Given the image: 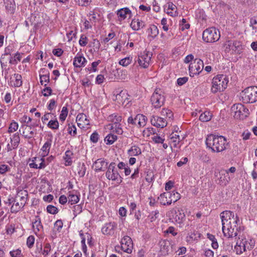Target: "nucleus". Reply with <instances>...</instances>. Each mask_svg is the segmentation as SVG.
<instances>
[{
    "instance_id": "nucleus-64",
    "label": "nucleus",
    "mask_w": 257,
    "mask_h": 257,
    "mask_svg": "<svg viewBox=\"0 0 257 257\" xmlns=\"http://www.w3.org/2000/svg\"><path fill=\"white\" fill-rule=\"evenodd\" d=\"M51 250V245L49 243H47L45 244L44 249L42 252V254L46 256L48 254L49 252Z\"/></svg>"
},
{
    "instance_id": "nucleus-11",
    "label": "nucleus",
    "mask_w": 257,
    "mask_h": 257,
    "mask_svg": "<svg viewBox=\"0 0 257 257\" xmlns=\"http://www.w3.org/2000/svg\"><path fill=\"white\" fill-rule=\"evenodd\" d=\"M203 61L200 59H195L189 66V70L190 76L193 77L194 75L199 74L203 70Z\"/></svg>"
},
{
    "instance_id": "nucleus-36",
    "label": "nucleus",
    "mask_w": 257,
    "mask_h": 257,
    "mask_svg": "<svg viewBox=\"0 0 257 257\" xmlns=\"http://www.w3.org/2000/svg\"><path fill=\"white\" fill-rule=\"evenodd\" d=\"M129 156H137L141 154L142 152L141 149L137 146H132L127 151Z\"/></svg>"
},
{
    "instance_id": "nucleus-2",
    "label": "nucleus",
    "mask_w": 257,
    "mask_h": 257,
    "mask_svg": "<svg viewBox=\"0 0 257 257\" xmlns=\"http://www.w3.org/2000/svg\"><path fill=\"white\" fill-rule=\"evenodd\" d=\"M207 148L214 152H221L227 149L228 143L226 139L222 136H215L212 134L208 135L205 141Z\"/></svg>"
},
{
    "instance_id": "nucleus-43",
    "label": "nucleus",
    "mask_w": 257,
    "mask_h": 257,
    "mask_svg": "<svg viewBox=\"0 0 257 257\" xmlns=\"http://www.w3.org/2000/svg\"><path fill=\"white\" fill-rule=\"evenodd\" d=\"M224 51L226 53H229L233 49V40H227L223 45Z\"/></svg>"
},
{
    "instance_id": "nucleus-63",
    "label": "nucleus",
    "mask_w": 257,
    "mask_h": 257,
    "mask_svg": "<svg viewBox=\"0 0 257 257\" xmlns=\"http://www.w3.org/2000/svg\"><path fill=\"white\" fill-rule=\"evenodd\" d=\"M79 43L81 46H85L87 44V37L84 35H82L79 41Z\"/></svg>"
},
{
    "instance_id": "nucleus-19",
    "label": "nucleus",
    "mask_w": 257,
    "mask_h": 257,
    "mask_svg": "<svg viewBox=\"0 0 257 257\" xmlns=\"http://www.w3.org/2000/svg\"><path fill=\"white\" fill-rule=\"evenodd\" d=\"M116 227V224L114 222L106 223L101 229V231L104 234L111 235L113 233L114 229Z\"/></svg>"
},
{
    "instance_id": "nucleus-35",
    "label": "nucleus",
    "mask_w": 257,
    "mask_h": 257,
    "mask_svg": "<svg viewBox=\"0 0 257 257\" xmlns=\"http://www.w3.org/2000/svg\"><path fill=\"white\" fill-rule=\"evenodd\" d=\"M86 62L85 58L81 56H76L74 58L73 65L75 67H81L83 66Z\"/></svg>"
},
{
    "instance_id": "nucleus-20",
    "label": "nucleus",
    "mask_w": 257,
    "mask_h": 257,
    "mask_svg": "<svg viewBox=\"0 0 257 257\" xmlns=\"http://www.w3.org/2000/svg\"><path fill=\"white\" fill-rule=\"evenodd\" d=\"M80 195L76 191L73 190L68 193V204L73 205L78 202L80 199Z\"/></svg>"
},
{
    "instance_id": "nucleus-60",
    "label": "nucleus",
    "mask_w": 257,
    "mask_h": 257,
    "mask_svg": "<svg viewBox=\"0 0 257 257\" xmlns=\"http://www.w3.org/2000/svg\"><path fill=\"white\" fill-rule=\"evenodd\" d=\"M74 214L76 216L77 214L80 213L82 211V207L81 205H76L73 206Z\"/></svg>"
},
{
    "instance_id": "nucleus-46",
    "label": "nucleus",
    "mask_w": 257,
    "mask_h": 257,
    "mask_svg": "<svg viewBox=\"0 0 257 257\" xmlns=\"http://www.w3.org/2000/svg\"><path fill=\"white\" fill-rule=\"evenodd\" d=\"M24 207V205H21V203L17 201L15 203H14L11 207V210L12 213H17L21 208Z\"/></svg>"
},
{
    "instance_id": "nucleus-24",
    "label": "nucleus",
    "mask_w": 257,
    "mask_h": 257,
    "mask_svg": "<svg viewBox=\"0 0 257 257\" xmlns=\"http://www.w3.org/2000/svg\"><path fill=\"white\" fill-rule=\"evenodd\" d=\"M1 66L8 65V63L12 65H16L15 60H12V55H8L5 54L2 55L0 59Z\"/></svg>"
},
{
    "instance_id": "nucleus-7",
    "label": "nucleus",
    "mask_w": 257,
    "mask_h": 257,
    "mask_svg": "<svg viewBox=\"0 0 257 257\" xmlns=\"http://www.w3.org/2000/svg\"><path fill=\"white\" fill-rule=\"evenodd\" d=\"M180 198V194L177 192H167L162 193L160 195L158 199L160 200V203L163 205H170L172 202H176Z\"/></svg>"
},
{
    "instance_id": "nucleus-5",
    "label": "nucleus",
    "mask_w": 257,
    "mask_h": 257,
    "mask_svg": "<svg viewBox=\"0 0 257 257\" xmlns=\"http://www.w3.org/2000/svg\"><path fill=\"white\" fill-rule=\"evenodd\" d=\"M241 100L245 103H252L257 101V86L246 88L240 92Z\"/></svg>"
},
{
    "instance_id": "nucleus-59",
    "label": "nucleus",
    "mask_w": 257,
    "mask_h": 257,
    "mask_svg": "<svg viewBox=\"0 0 257 257\" xmlns=\"http://www.w3.org/2000/svg\"><path fill=\"white\" fill-rule=\"evenodd\" d=\"M35 237L33 235L29 236L27 240V245L29 248H31L34 243Z\"/></svg>"
},
{
    "instance_id": "nucleus-14",
    "label": "nucleus",
    "mask_w": 257,
    "mask_h": 257,
    "mask_svg": "<svg viewBox=\"0 0 257 257\" xmlns=\"http://www.w3.org/2000/svg\"><path fill=\"white\" fill-rule=\"evenodd\" d=\"M151 58V55L149 54V52L144 51L139 55L137 61L140 66L146 68L149 66Z\"/></svg>"
},
{
    "instance_id": "nucleus-37",
    "label": "nucleus",
    "mask_w": 257,
    "mask_h": 257,
    "mask_svg": "<svg viewBox=\"0 0 257 257\" xmlns=\"http://www.w3.org/2000/svg\"><path fill=\"white\" fill-rule=\"evenodd\" d=\"M15 81H11V85L16 87H20L23 84L22 76L19 74H15L14 75Z\"/></svg>"
},
{
    "instance_id": "nucleus-52",
    "label": "nucleus",
    "mask_w": 257,
    "mask_h": 257,
    "mask_svg": "<svg viewBox=\"0 0 257 257\" xmlns=\"http://www.w3.org/2000/svg\"><path fill=\"white\" fill-rule=\"evenodd\" d=\"M132 61V57H125L119 61V64L123 66H127Z\"/></svg>"
},
{
    "instance_id": "nucleus-50",
    "label": "nucleus",
    "mask_w": 257,
    "mask_h": 257,
    "mask_svg": "<svg viewBox=\"0 0 257 257\" xmlns=\"http://www.w3.org/2000/svg\"><path fill=\"white\" fill-rule=\"evenodd\" d=\"M68 111L67 107L63 106L59 116V119L61 121H64L65 120L68 115Z\"/></svg>"
},
{
    "instance_id": "nucleus-31",
    "label": "nucleus",
    "mask_w": 257,
    "mask_h": 257,
    "mask_svg": "<svg viewBox=\"0 0 257 257\" xmlns=\"http://www.w3.org/2000/svg\"><path fill=\"white\" fill-rule=\"evenodd\" d=\"M52 140L51 138L48 139L47 141L45 143L44 145L41 148L42 151V156L43 157L47 156L50 152V149L51 147Z\"/></svg>"
},
{
    "instance_id": "nucleus-49",
    "label": "nucleus",
    "mask_w": 257,
    "mask_h": 257,
    "mask_svg": "<svg viewBox=\"0 0 257 257\" xmlns=\"http://www.w3.org/2000/svg\"><path fill=\"white\" fill-rule=\"evenodd\" d=\"M47 126L52 130H57L59 128V122L57 120H51L47 124Z\"/></svg>"
},
{
    "instance_id": "nucleus-48",
    "label": "nucleus",
    "mask_w": 257,
    "mask_h": 257,
    "mask_svg": "<svg viewBox=\"0 0 257 257\" xmlns=\"http://www.w3.org/2000/svg\"><path fill=\"white\" fill-rule=\"evenodd\" d=\"M76 120L84 123L85 124H89V120L87 119L86 115L83 113H79L76 117Z\"/></svg>"
},
{
    "instance_id": "nucleus-42",
    "label": "nucleus",
    "mask_w": 257,
    "mask_h": 257,
    "mask_svg": "<svg viewBox=\"0 0 257 257\" xmlns=\"http://www.w3.org/2000/svg\"><path fill=\"white\" fill-rule=\"evenodd\" d=\"M212 118V114L209 111H205L199 116V119L202 122H207L209 121Z\"/></svg>"
},
{
    "instance_id": "nucleus-30",
    "label": "nucleus",
    "mask_w": 257,
    "mask_h": 257,
    "mask_svg": "<svg viewBox=\"0 0 257 257\" xmlns=\"http://www.w3.org/2000/svg\"><path fill=\"white\" fill-rule=\"evenodd\" d=\"M50 73L49 72L45 69L43 68L41 69L40 71V83L42 85H43V82H49L50 81Z\"/></svg>"
},
{
    "instance_id": "nucleus-16",
    "label": "nucleus",
    "mask_w": 257,
    "mask_h": 257,
    "mask_svg": "<svg viewBox=\"0 0 257 257\" xmlns=\"http://www.w3.org/2000/svg\"><path fill=\"white\" fill-rule=\"evenodd\" d=\"M116 15L119 21L121 22L127 18L128 19H131L133 14L129 8L125 7L118 10L116 11Z\"/></svg>"
},
{
    "instance_id": "nucleus-44",
    "label": "nucleus",
    "mask_w": 257,
    "mask_h": 257,
    "mask_svg": "<svg viewBox=\"0 0 257 257\" xmlns=\"http://www.w3.org/2000/svg\"><path fill=\"white\" fill-rule=\"evenodd\" d=\"M177 132H176V134L172 133L170 135V139L172 142L174 143V146L175 147L177 146V145L180 141V136L178 134H177Z\"/></svg>"
},
{
    "instance_id": "nucleus-27",
    "label": "nucleus",
    "mask_w": 257,
    "mask_h": 257,
    "mask_svg": "<svg viewBox=\"0 0 257 257\" xmlns=\"http://www.w3.org/2000/svg\"><path fill=\"white\" fill-rule=\"evenodd\" d=\"M36 125V124H31V125H27L25 126L23 132V135L25 138L30 139L33 137L35 132L32 130V127H34Z\"/></svg>"
},
{
    "instance_id": "nucleus-6",
    "label": "nucleus",
    "mask_w": 257,
    "mask_h": 257,
    "mask_svg": "<svg viewBox=\"0 0 257 257\" xmlns=\"http://www.w3.org/2000/svg\"><path fill=\"white\" fill-rule=\"evenodd\" d=\"M151 102L155 108H159L162 106L166 100L164 92L160 88H156L151 97Z\"/></svg>"
},
{
    "instance_id": "nucleus-57",
    "label": "nucleus",
    "mask_w": 257,
    "mask_h": 257,
    "mask_svg": "<svg viewBox=\"0 0 257 257\" xmlns=\"http://www.w3.org/2000/svg\"><path fill=\"white\" fill-rule=\"evenodd\" d=\"M47 211L52 214H55L58 212V209L54 206L49 205L47 207Z\"/></svg>"
},
{
    "instance_id": "nucleus-1",
    "label": "nucleus",
    "mask_w": 257,
    "mask_h": 257,
    "mask_svg": "<svg viewBox=\"0 0 257 257\" xmlns=\"http://www.w3.org/2000/svg\"><path fill=\"white\" fill-rule=\"evenodd\" d=\"M221 219L222 231L224 235L228 238L240 236V227L237 226L239 218L234 216L233 212L225 210L220 214Z\"/></svg>"
},
{
    "instance_id": "nucleus-26",
    "label": "nucleus",
    "mask_w": 257,
    "mask_h": 257,
    "mask_svg": "<svg viewBox=\"0 0 257 257\" xmlns=\"http://www.w3.org/2000/svg\"><path fill=\"white\" fill-rule=\"evenodd\" d=\"M28 196V193L26 190H21L18 192L16 197L17 201L21 203V205H25Z\"/></svg>"
},
{
    "instance_id": "nucleus-32",
    "label": "nucleus",
    "mask_w": 257,
    "mask_h": 257,
    "mask_svg": "<svg viewBox=\"0 0 257 257\" xmlns=\"http://www.w3.org/2000/svg\"><path fill=\"white\" fill-rule=\"evenodd\" d=\"M148 37L154 39L159 34V29L155 25H151L148 29Z\"/></svg>"
},
{
    "instance_id": "nucleus-39",
    "label": "nucleus",
    "mask_w": 257,
    "mask_h": 257,
    "mask_svg": "<svg viewBox=\"0 0 257 257\" xmlns=\"http://www.w3.org/2000/svg\"><path fill=\"white\" fill-rule=\"evenodd\" d=\"M243 49L241 42L239 41L233 40V51L235 54H240Z\"/></svg>"
},
{
    "instance_id": "nucleus-3",
    "label": "nucleus",
    "mask_w": 257,
    "mask_h": 257,
    "mask_svg": "<svg viewBox=\"0 0 257 257\" xmlns=\"http://www.w3.org/2000/svg\"><path fill=\"white\" fill-rule=\"evenodd\" d=\"M229 82L228 77L224 75H217L212 80L211 91L213 93L224 91Z\"/></svg>"
},
{
    "instance_id": "nucleus-15",
    "label": "nucleus",
    "mask_w": 257,
    "mask_h": 257,
    "mask_svg": "<svg viewBox=\"0 0 257 257\" xmlns=\"http://www.w3.org/2000/svg\"><path fill=\"white\" fill-rule=\"evenodd\" d=\"M121 248L123 251L131 253L133 249V242L128 236H124L121 240Z\"/></svg>"
},
{
    "instance_id": "nucleus-8",
    "label": "nucleus",
    "mask_w": 257,
    "mask_h": 257,
    "mask_svg": "<svg viewBox=\"0 0 257 257\" xmlns=\"http://www.w3.org/2000/svg\"><path fill=\"white\" fill-rule=\"evenodd\" d=\"M220 37L218 30L214 28L206 29L203 32V40L207 43H213L218 41Z\"/></svg>"
},
{
    "instance_id": "nucleus-34",
    "label": "nucleus",
    "mask_w": 257,
    "mask_h": 257,
    "mask_svg": "<svg viewBox=\"0 0 257 257\" xmlns=\"http://www.w3.org/2000/svg\"><path fill=\"white\" fill-rule=\"evenodd\" d=\"M33 228L36 234L43 229V227L41 223V219L39 216H36L35 221L33 222Z\"/></svg>"
},
{
    "instance_id": "nucleus-9",
    "label": "nucleus",
    "mask_w": 257,
    "mask_h": 257,
    "mask_svg": "<svg viewBox=\"0 0 257 257\" xmlns=\"http://www.w3.org/2000/svg\"><path fill=\"white\" fill-rule=\"evenodd\" d=\"M231 112L236 118L243 119L249 114L248 109L241 103L234 104L231 107Z\"/></svg>"
},
{
    "instance_id": "nucleus-10",
    "label": "nucleus",
    "mask_w": 257,
    "mask_h": 257,
    "mask_svg": "<svg viewBox=\"0 0 257 257\" xmlns=\"http://www.w3.org/2000/svg\"><path fill=\"white\" fill-rule=\"evenodd\" d=\"M53 159L54 157L52 156L47 158L46 160L44 159L43 157L42 158L34 157L33 158L32 162L29 164V166L31 168L43 169Z\"/></svg>"
},
{
    "instance_id": "nucleus-62",
    "label": "nucleus",
    "mask_w": 257,
    "mask_h": 257,
    "mask_svg": "<svg viewBox=\"0 0 257 257\" xmlns=\"http://www.w3.org/2000/svg\"><path fill=\"white\" fill-rule=\"evenodd\" d=\"M98 138L99 136L98 133L95 132L91 134L90 139L92 142L96 143L98 142Z\"/></svg>"
},
{
    "instance_id": "nucleus-12",
    "label": "nucleus",
    "mask_w": 257,
    "mask_h": 257,
    "mask_svg": "<svg viewBox=\"0 0 257 257\" xmlns=\"http://www.w3.org/2000/svg\"><path fill=\"white\" fill-rule=\"evenodd\" d=\"M167 216L171 219V217L173 219L172 221H175L176 223L181 224L185 219V214L182 209H178L177 211L172 209L169 211Z\"/></svg>"
},
{
    "instance_id": "nucleus-45",
    "label": "nucleus",
    "mask_w": 257,
    "mask_h": 257,
    "mask_svg": "<svg viewBox=\"0 0 257 257\" xmlns=\"http://www.w3.org/2000/svg\"><path fill=\"white\" fill-rule=\"evenodd\" d=\"M117 139L116 136L112 134L108 135L105 138V141H106V144H112Z\"/></svg>"
},
{
    "instance_id": "nucleus-25",
    "label": "nucleus",
    "mask_w": 257,
    "mask_h": 257,
    "mask_svg": "<svg viewBox=\"0 0 257 257\" xmlns=\"http://www.w3.org/2000/svg\"><path fill=\"white\" fill-rule=\"evenodd\" d=\"M147 117L142 114H137L135 117L134 125L138 127H143L146 124Z\"/></svg>"
},
{
    "instance_id": "nucleus-18",
    "label": "nucleus",
    "mask_w": 257,
    "mask_h": 257,
    "mask_svg": "<svg viewBox=\"0 0 257 257\" xmlns=\"http://www.w3.org/2000/svg\"><path fill=\"white\" fill-rule=\"evenodd\" d=\"M129 95L125 90H121L119 93L115 95V100L120 104H123L124 103H127L129 101L128 97Z\"/></svg>"
},
{
    "instance_id": "nucleus-38",
    "label": "nucleus",
    "mask_w": 257,
    "mask_h": 257,
    "mask_svg": "<svg viewBox=\"0 0 257 257\" xmlns=\"http://www.w3.org/2000/svg\"><path fill=\"white\" fill-rule=\"evenodd\" d=\"M107 126L108 128L112 130L113 132H115L118 135H121L123 133V131L119 123L117 124H109Z\"/></svg>"
},
{
    "instance_id": "nucleus-22",
    "label": "nucleus",
    "mask_w": 257,
    "mask_h": 257,
    "mask_svg": "<svg viewBox=\"0 0 257 257\" xmlns=\"http://www.w3.org/2000/svg\"><path fill=\"white\" fill-rule=\"evenodd\" d=\"M107 163L105 162L102 159H98L95 161L93 164L95 171H104L107 168Z\"/></svg>"
},
{
    "instance_id": "nucleus-47",
    "label": "nucleus",
    "mask_w": 257,
    "mask_h": 257,
    "mask_svg": "<svg viewBox=\"0 0 257 257\" xmlns=\"http://www.w3.org/2000/svg\"><path fill=\"white\" fill-rule=\"evenodd\" d=\"M161 115L166 117V118H168L169 119H171L173 117V113L170 109L167 108H163L161 111Z\"/></svg>"
},
{
    "instance_id": "nucleus-55",
    "label": "nucleus",
    "mask_w": 257,
    "mask_h": 257,
    "mask_svg": "<svg viewBox=\"0 0 257 257\" xmlns=\"http://www.w3.org/2000/svg\"><path fill=\"white\" fill-rule=\"evenodd\" d=\"M76 127L74 125L68 124V133L69 134L75 136L76 135Z\"/></svg>"
},
{
    "instance_id": "nucleus-13",
    "label": "nucleus",
    "mask_w": 257,
    "mask_h": 257,
    "mask_svg": "<svg viewBox=\"0 0 257 257\" xmlns=\"http://www.w3.org/2000/svg\"><path fill=\"white\" fill-rule=\"evenodd\" d=\"M107 168V170L105 173L106 178L109 180L118 181V178H120V176L116 170L115 163L111 162Z\"/></svg>"
},
{
    "instance_id": "nucleus-28",
    "label": "nucleus",
    "mask_w": 257,
    "mask_h": 257,
    "mask_svg": "<svg viewBox=\"0 0 257 257\" xmlns=\"http://www.w3.org/2000/svg\"><path fill=\"white\" fill-rule=\"evenodd\" d=\"M20 141V139L19 135L15 134L13 135V137L11 138V143L12 147H10V144L7 146L8 151H11L12 149H15L18 146Z\"/></svg>"
},
{
    "instance_id": "nucleus-61",
    "label": "nucleus",
    "mask_w": 257,
    "mask_h": 257,
    "mask_svg": "<svg viewBox=\"0 0 257 257\" xmlns=\"http://www.w3.org/2000/svg\"><path fill=\"white\" fill-rule=\"evenodd\" d=\"M100 63V61L98 60L97 61L93 62L91 64V67L88 68V70L93 71V72H95L97 70V66L98 65V64Z\"/></svg>"
},
{
    "instance_id": "nucleus-17",
    "label": "nucleus",
    "mask_w": 257,
    "mask_h": 257,
    "mask_svg": "<svg viewBox=\"0 0 257 257\" xmlns=\"http://www.w3.org/2000/svg\"><path fill=\"white\" fill-rule=\"evenodd\" d=\"M151 122L152 125L157 127L163 128L167 125V121L163 117L153 116L151 119Z\"/></svg>"
},
{
    "instance_id": "nucleus-58",
    "label": "nucleus",
    "mask_w": 257,
    "mask_h": 257,
    "mask_svg": "<svg viewBox=\"0 0 257 257\" xmlns=\"http://www.w3.org/2000/svg\"><path fill=\"white\" fill-rule=\"evenodd\" d=\"M63 223L61 220H57L54 223V228L60 232L63 227Z\"/></svg>"
},
{
    "instance_id": "nucleus-56",
    "label": "nucleus",
    "mask_w": 257,
    "mask_h": 257,
    "mask_svg": "<svg viewBox=\"0 0 257 257\" xmlns=\"http://www.w3.org/2000/svg\"><path fill=\"white\" fill-rule=\"evenodd\" d=\"M10 254L12 257H23L21 250L19 249L11 251Z\"/></svg>"
},
{
    "instance_id": "nucleus-51",
    "label": "nucleus",
    "mask_w": 257,
    "mask_h": 257,
    "mask_svg": "<svg viewBox=\"0 0 257 257\" xmlns=\"http://www.w3.org/2000/svg\"><path fill=\"white\" fill-rule=\"evenodd\" d=\"M3 71V74L4 75L5 79L8 78L10 73L11 68L8 65L1 66Z\"/></svg>"
},
{
    "instance_id": "nucleus-29",
    "label": "nucleus",
    "mask_w": 257,
    "mask_h": 257,
    "mask_svg": "<svg viewBox=\"0 0 257 257\" xmlns=\"http://www.w3.org/2000/svg\"><path fill=\"white\" fill-rule=\"evenodd\" d=\"M168 8H165L167 14L172 17L177 16L178 14L177 11V7L172 3L169 2L167 4Z\"/></svg>"
},
{
    "instance_id": "nucleus-23",
    "label": "nucleus",
    "mask_w": 257,
    "mask_h": 257,
    "mask_svg": "<svg viewBox=\"0 0 257 257\" xmlns=\"http://www.w3.org/2000/svg\"><path fill=\"white\" fill-rule=\"evenodd\" d=\"M130 26L134 31H138L145 26V22L138 19L132 20Z\"/></svg>"
},
{
    "instance_id": "nucleus-4",
    "label": "nucleus",
    "mask_w": 257,
    "mask_h": 257,
    "mask_svg": "<svg viewBox=\"0 0 257 257\" xmlns=\"http://www.w3.org/2000/svg\"><path fill=\"white\" fill-rule=\"evenodd\" d=\"M254 244L255 241L253 239L239 236L235 246L236 252L238 254H240L247 250H250L254 247Z\"/></svg>"
},
{
    "instance_id": "nucleus-33",
    "label": "nucleus",
    "mask_w": 257,
    "mask_h": 257,
    "mask_svg": "<svg viewBox=\"0 0 257 257\" xmlns=\"http://www.w3.org/2000/svg\"><path fill=\"white\" fill-rule=\"evenodd\" d=\"M6 9L8 13L13 14L16 10V4L14 0H6L5 2Z\"/></svg>"
},
{
    "instance_id": "nucleus-41",
    "label": "nucleus",
    "mask_w": 257,
    "mask_h": 257,
    "mask_svg": "<svg viewBox=\"0 0 257 257\" xmlns=\"http://www.w3.org/2000/svg\"><path fill=\"white\" fill-rule=\"evenodd\" d=\"M73 155V153L70 150H67L65 153V157L64 159L65 162L67 163V165L70 166L72 163V157Z\"/></svg>"
},
{
    "instance_id": "nucleus-53",
    "label": "nucleus",
    "mask_w": 257,
    "mask_h": 257,
    "mask_svg": "<svg viewBox=\"0 0 257 257\" xmlns=\"http://www.w3.org/2000/svg\"><path fill=\"white\" fill-rule=\"evenodd\" d=\"M19 127V124L17 122L13 121L11 123L9 127V133H12L16 131Z\"/></svg>"
},
{
    "instance_id": "nucleus-54",
    "label": "nucleus",
    "mask_w": 257,
    "mask_h": 257,
    "mask_svg": "<svg viewBox=\"0 0 257 257\" xmlns=\"http://www.w3.org/2000/svg\"><path fill=\"white\" fill-rule=\"evenodd\" d=\"M159 211L158 210L152 211L148 216L149 219L151 222L154 221L159 216Z\"/></svg>"
},
{
    "instance_id": "nucleus-40",
    "label": "nucleus",
    "mask_w": 257,
    "mask_h": 257,
    "mask_svg": "<svg viewBox=\"0 0 257 257\" xmlns=\"http://www.w3.org/2000/svg\"><path fill=\"white\" fill-rule=\"evenodd\" d=\"M122 118L121 116L115 113L112 114L108 116V120L109 121L113 122V124H117L121 121Z\"/></svg>"
},
{
    "instance_id": "nucleus-21",
    "label": "nucleus",
    "mask_w": 257,
    "mask_h": 257,
    "mask_svg": "<svg viewBox=\"0 0 257 257\" xmlns=\"http://www.w3.org/2000/svg\"><path fill=\"white\" fill-rule=\"evenodd\" d=\"M215 176L219 179V184H221L224 181L228 182L226 177L228 176V171L225 170H216L215 171Z\"/></svg>"
}]
</instances>
